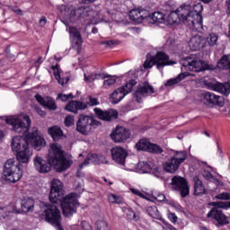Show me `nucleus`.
<instances>
[{
	"label": "nucleus",
	"mask_w": 230,
	"mask_h": 230,
	"mask_svg": "<svg viewBox=\"0 0 230 230\" xmlns=\"http://www.w3.org/2000/svg\"><path fill=\"white\" fill-rule=\"evenodd\" d=\"M5 121L7 125H11L13 132L22 134L26 137L17 136L13 138L11 146L13 152L16 154L17 161L9 159L4 165L2 178L4 181L15 184L22 177V164L21 163H28L33 154L30 149V143L34 146L35 150H40V148L46 146V140L39 136V129L37 128H33L28 133L30 127H31V119L29 115L22 114L18 117H11L6 119Z\"/></svg>",
	"instance_id": "obj_1"
},
{
	"label": "nucleus",
	"mask_w": 230,
	"mask_h": 230,
	"mask_svg": "<svg viewBox=\"0 0 230 230\" xmlns=\"http://www.w3.org/2000/svg\"><path fill=\"white\" fill-rule=\"evenodd\" d=\"M202 10L204 6L200 3L194 5L183 4L165 18V24L172 26L181 21L193 31H200L202 30Z\"/></svg>",
	"instance_id": "obj_2"
},
{
	"label": "nucleus",
	"mask_w": 230,
	"mask_h": 230,
	"mask_svg": "<svg viewBox=\"0 0 230 230\" xmlns=\"http://www.w3.org/2000/svg\"><path fill=\"white\" fill-rule=\"evenodd\" d=\"M34 167L39 173H48L51 172V164L57 172H66L73 163L64 156L62 146L58 143L50 144L49 150V162L37 155L33 160Z\"/></svg>",
	"instance_id": "obj_3"
},
{
	"label": "nucleus",
	"mask_w": 230,
	"mask_h": 230,
	"mask_svg": "<svg viewBox=\"0 0 230 230\" xmlns=\"http://www.w3.org/2000/svg\"><path fill=\"white\" fill-rule=\"evenodd\" d=\"M78 194L70 193L64 197V184L58 179H53L50 182L49 200L52 204H60L65 217H73L78 208Z\"/></svg>",
	"instance_id": "obj_4"
},
{
	"label": "nucleus",
	"mask_w": 230,
	"mask_h": 230,
	"mask_svg": "<svg viewBox=\"0 0 230 230\" xmlns=\"http://www.w3.org/2000/svg\"><path fill=\"white\" fill-rule=\"evenodd\" d=\"M58 10L60 12L65 22H76L78 19H84V21H92L98 17V13L95 12L92 6H81L77 9L73 8L69 5H58Z\"/></svg>",
	"instance_id": "obj_5"
},
{
	"label": "nucleus",
	"mask_w": 230,
	"mask_h": 230,
	"mask_svg": "<svg viewBox=\"0 0 230 230\" xmlns=\"http://www.w3.org/2000/svg\"><path fill=\"white\" fill-rule=\"evenodd\" d=\"M214 208H212L207 215L208 218L216 220L217 227H222V226H227L229 224V217L225 215L220 209H229L230 201H216L212 203Z\"/></svg>",
	"instance_id": "obj_6"
},
{
	"label": "nucleus",
	"mask_w": 230,
	"mask_h": 230,
	"mask_svg": "<svg viewBox=\"0 0 230 230\" xmlns=\"http://www.w3.org/2000/svg\"><path fill=\"white\" fill-rule=\"evenodd\" d=\"M175 61L170 60V57L166 53L160 51L157 52L155 56H147L146 61L144 62L145 69H152L154 66H156V68L159 71H163L165 66H173Z\"/></svg>",
	"instance_id": "obj_7"
},
{
	"label": "nucleus",
	"mask_w": 230,
	"mask_h": 230,
	"mask_svg": "<svg viewBox=\"0 0 230 230\" xmlns=\"http://www.w3.org/2000/svg\"><path fill=\"white\" fill-rule=\"evenodd\" d=\"M100 121L94 119L93 117L81 114L76 121V130L80 132V134L87 136L93 128H96V127H100Z\"/></svg>",
	"instance_id": "obj_8"
},
{
	"label": "nucleus",
	"mask_w": 230,
	"mask_h": 230,
	"mask_svg": "<svg viewBox=\"0 0 230 230\" xmlns=\"http://www.w3.org/2000/svg\"><path fill=\"white\" fill-rule=\"evenodd\" d=\"M181 71H194L200 73L209 69V65L204 60L197 59L195 58H186L181 60Z\"/></svg>",
	"instance_id": "obj_9"
},
{
	"label": "nucleus",
	"mask_w": 230,
	"mask_h": 230,
	"mask_svg": "<svg viewBox=\"0 0 230 230\" xmlns=\"http://www.w3.org/2000/svg\"><path fill=\"white\" fill-rule=\"evenodd\" d=\"M172 190L179 191L181 197H188L190 195V186L186 179L181 176H174L172 179Z\"/></svg>",
	"instance_id": "obj_10"
},
{
	"label": "nucleus",
	"mask_w": 230,
	"mask_h": 230,
	"mask_svg": "<svg viewBox=\"0 0 230 230\" xmlns=\"http://www.w3.org/2000/svg\"><path fill=\"white\" fill-rule=\"evenodd\" d=\"M154 93H155L154 86L147 83H144L143 84L138 85L137 89L134 93V98H136L137 103H141V102H143V98H146V96H150L151 94H154Z\"/></svg>",
	"instance_id": "obj_11"
},
{
	"label": "nucleus",
	"mask_w": 230,
	"mask_h": 230,
	"mask_svg": "<svg viewBox=\"0 0 230 230\" xmlns=\"http://www.w3.org/2000/svg\"><path fill=\"white\" fill-rule=\"evenodd\" d=\"M202 97L204 104L208 107H215L216 105L222 107V105H224V97L217 95L214 93L204 92Z\"/></svg>",
	"instance_id": "obj_12"
},
{
	"label": "nucleus",
	"mask_w": 230,
	"mask_h": 230,
	"mask_svg": "<svg viewBox=\"0 0 230 230\" xmlns=\"http://www.w3.org/2000/svg\"><path fill=\"white\" fill-rule=\"evenodd\" d=\"M111 137L115 143H125L130 137V130L124 127H117L111 134Z\"/></svg>",
	"instance_id": "obj_13"
},
{
	"label": "nucleus",
	"mask_w": 230,
	"mask_h": 230,
	"mask_svg": "<svg viewBox=\"0 0 230 230\" xmlns=\"http://www.w3.org/2000/svg\"><path fill=\"white\" fill-rule=\"evenodd\" d=\"M111 157L112 160L117 163V164H120V166H125V161L127 159V150H125L121 146H115L111 150Z\"/></svg>",
	"instance_id": "obj_14"
},
{
	"label": "nucleus",
	"mask_w": 230,
	"mask_h": 230,
	"mask_svg": "<svg viewBox=\"0 0 230 230\" xmlns=\"http://www.w3.org/2000/svg\"><path fill=\"white\" fill-rule=\"evenodd\" d=\"M208 89H210V91H215L216 93H219L220 94H223L224 96H229V94H230V82L209 83L208 84Z\"/></svg>",
	"instance_id": "obj_15"
},
{
	"label": "nucleus",
	"mask_w": 230,
	"mask_h": 230,
	"mask_svg": "<svg viewBox=\"0 0 230 230\" xmlns=\"http://www.w3.org/2000/svg\"><path fill=\"white\" fill-rule=\"evenodd\" d=\"M129 19L137 24H141L143 21H148V11L143 9H133L129 12Z\"/></svg>",
	"instance_id": "obj_16"
},
{
	"label": "nucleus",
	"mask_w": 230,
	"mask_h": 230,
	"mask_svg": "<svg viewBox=\"0 0 230 230\" xmlns=\"http://www.w3.org/2000/svg\"><path fill=\"white\" fill-rule=\"evenodd\" d=\"M93 111L97 118H99V119H102L103 121H112V119H118V111L115 110L102 111L100 108H94Z\"/></svg>",
	"instance_id": "obj_17"
},
{
	"label": "nucleus",
	"mask_w": 230,
	"mask_h": 230,
	"mask_svg": "<svg viewBox=\"0 0 230 230\" xmlns=\"http://www.w3.org/2000/svg\"><path fill=\"white\" fill-rule=\"evenodd\" d=\"M35 98L45 109H49V111H57V102H55V99L49 96L42 97L40 94H36Z\"/></svg>",
	"instance_id": "obj_18"
},
{
	"label": "nucleus",
	"mask_w": 230,
	"mask_h": 230,
	"mask_svg": "<svg viewBox=\"0 0 230 230\" xmlns=\"http://www.w3.org/2000/svg\"><path fill=\"white\" fill-rule=\"evenodd\" d=\"M84 109H87V103L80 101H72L65 107V111L74 114H76L78 111H84Z\"/></svg>",
	"instance_id": "obj_19"
},
{
	"label": "nucleus",
	"mask_w": 230,
	"mask_h": 230,
	"mask_svg": "<svg viewBox=\"0 0 230 230\" xmlns=\"http://www.w3.org/2000/svg\"><path fill=\"white\" fill-rule=\"evenodd\" d=\"M181 164H179L172 156H171L165 163L163 164V170L167 173H175L179 170Z\"/></svg>",
	"instance_id": "obj_20"
},
{
	"label": "nucleus",
	"mask_w": 230,
	"mask_h": 230,
	"mask_svg": "<svg viewBox=\"0 0 230 230\" xmlns=\"http://www.w3.org/2000/svg\"><path fill=\"white\" fill-rule=\"evenodd\" d=\"M204 44H206V38L199 35L193 36L189 42L192 51H199L200 48H204Z\"/></svg>",
	"instance_id": "obj_21"
},
{
	"label": "nucleus",
	"mask_w": 230,
	"mask_h": 230,
	"mask_svg": "<svg viewBox=\"0 0 230 230\" xmlns=\"http://www.w3.org/2000/svg\"><path fill=\"white\" fill-rule=\"evenodd\" d=\"M147 22L150 24H165L166 15L162 12H155L152 14H147Z\"/></svg>",
	"instance_id": "obj_22"
},
{
	"label": "nucleus",
	"mask_w": 230,
	"mask_h": 230,
	"mask_svg": "<svg viewBox=\"0 0 230 230\" xmlns=\"http://www.w3.org/2000/svg\"><path fill=\"white\" fill-rule=\"evenodd\" d=\"M68 31L70 33V37H73L74 39L78 53H80V49H82V35H80V31L75 27H69Z\"/></svg>",
	"instance_id": "obj_23"
},
{
	"label": "nucleus",
	"mask_w": 230,
	"mask_h": 230,
	"mask_svg": "<svg viewBox=\"0 0 230 230\" xmlns=\"http://www.w3.org/2000/svg\"><path fill=\"white\" fill-rule=\"evenodd\" d=\"M98 159V155H90L87 156V158L83 162L82 164H79L77 168V177H82V168L84 166H87L89 164V162L93 163V164H100V161Z\"/></svg>",
	"instance_id": "obj_24"
},
{
	"label": "nucleus",
	"mask_w": 230,
	"mask_h": 230,
	"mask_svg": "<svg viewBox=\"0 0 230 230\" xmlns=\"http://www.w3.org/2000/svg\"><path fill=\"white\" fill-rule=\"evenodd\" d=\"M35 207V200L31 198H25L21 201V208L22 213H31L33 208Z\"/></svg>",
	"instance_id": "obj_25"
},
{
	"label": "nucleus",
	"mask_w": 230,
	"mask_h": 230,
	"mask_svg": "<svg viewBox=\"0 0 230 230\" xmlns=\"http://www.w3.org/2000/svg\"><path fill=\"white\" fill-rule=\"evenodd\" d=\"M49 134L54 141H60L64 138V132L58 126H54L49 128Z\"/></svg>",
	"instance_id": "obj_26"
},
{
	"label": "nucleus",
	"mask_w": 230,
	"mask_h": 230,
	"mask_svg": "<svg viewBox=\"0 0 230 230\" xmlns=\"http://www.w3.org/2000/svg\"><path fill=\"white\" fill-rule=\"evenodd\" d=\"M186 76H191V74L188 72H184L181 74H179L175 78H171L167 80V82L164 84L165 87H172V85H175L179 84V82H182L186 78Z\"/></svg>",
	"instance_id": "obj_27"
},
{
	"label": "nucleus",
	"mask_w": 230,
	"mask_h": 230,
	"mask_svg": "<svg viewBox=\"0 0 230 230\" xmlns=\"http://www.w3.org/2000/svg\"><path fill=\"white\" fill-rule=\"evenodd\" d=\"M193 181H194V195L196 196L204 195V193H206V188L202 184V181H200V179H199V176H194Z\"/></svg>",
	"instance_id": "obj_28"
},
{
	"label": "nucleus",
	"mask_w": 230,
	"mask_h": 230,
	"mask_svg": "<svg viewBox=\"0 0 230 230\" xmlns=\"http://www.w3.org/2000/svg\"><path fill=\"white\" fill-rule=\"evenodd\" d=\"M123 91V88H119L111 94V103H119L125 98Z\"/></svg>",
	"instance_id": "obj_29"
},
{
	"label": "nucleus",
	"mask_w": 230,
	"mask_h": 230,
	"mask_svg": "<svg viewBox=\"0 0 230 230\" xmlns=\"http://www.w3.org/2000/svg\"><path fill=\"white\" fill-rule=\"evenodd\" d=\"M219 69H230V54L224 55L217 62Z\"/></svg>",
	"instance_id": "obj_30"
},
{
	"label": "nucleus",
	"mask_w": 230,
	"mask_h": 230,
	"mask_svg": "<svg viewBox=\"0 0 230 230\" xmlns=\"http://www.w3.org/2000/svg\"><path fill=\"white\" fill-rule=\"evenodd\" d=\"M101 80H104L102 84L103 89H109V87H112L116 84V77L106 74H104V78H101Z\"/></svg>",
	"instance_id": "obj_31"
},
{
	"label": "nucleus",
	"mask_w": 230,
	"mask_h": 230,
	"mask_svg": "<svg viewBox=\"0 0 230 230\" xmlns=\"http://www.w3.org/2000/svg\"><path fill=\"white\" fill-rule=\"evenodd\" d=\"M146 212L149 216L152 217V218H155L156 220H159L161 218V213H159V210L157 209V207L155 206H149L146 208Z\"/></svg>",
	"instance_id": "obj_32"
},
{
	"label": "nucleus",
	"mask_w": 230,
	"mask_h": 230,
	"mask_svg": "<svg viewBox=\"0 0 230 230\" xmlns=\"http://www.w3.org/2000/svg\"><path fill=\"white\" fill-rule=\"evenodd\" d=\"M172 157L179 163V164H182L188 157V155L185 151H177Z\"/></svg>",
	"instance_id": "obj_33"
},
{
	"label": "nucleus",
	"mask_w": 230,
	"mask_h": 230,
	"mask_svg": "<svg viewBox=\"0 0 230 230\" xmlns=\"http://www.w3.org/2000/svg\"><path fill=\"white\" fill-rule=\"evenodd\" d=\"M150 141H148L147 139H141L137 145V150H143L145 152H148L149 148H150Z\"/></svg>",
	"instance_id": "obj_34"
},
{
	"label": "nucleus",
	"mask_w": 230,
	"mask_h": 230,
	"mask_svg": "<svg viewBox=\"0 0 230 230\" xmlns=\"http://www.w3.org/2000/svg\"><path fill=\"white\" fill-rule=\"evenodd\" d=\"M11 213H17V211L12 207L0 208V218H6V217H10Z\"/></svg>",
	"instance_id": "obj_35"
},
{
	"label": "nucleus",
	"mask_w": 230,
	"mask_h": 230,
	"mask_svg": "<svg viewBox=\"0 0 230 230\" xmlns=\"http://www.w3.org/2000/svg\"><path fill=\"white\" fill-rule=\"evenodd\" d=\"M217 41H218V35L215 33H211L207 38H205V44L208 43V46H217Z\"/></svg>",
	"instance_id": "obj_36"
},
{
	"label": "nucleus",
	"mask_w": 230,
	"mask_h": 230,
	"mask_svg": "<svg viewBox=\"0 0 230 230\" xmlns=\"http://www.w3.org/2000/svg\"><path fill=\"white\" fill-rule=\"evenodd\" d=\"M137 84L135 80L129 81L128 84H126L125 86L120 87V89H123V94L127 96L129 93H132V89L134 88V85Z\"/></svg>",
	"instance_id": "obj_37"
},
{
	"label": "nucleus",
	"mask_w": 230,
	"mask_h": 230,
	"mask_svg": "<svg viewBox=\"0 0 230 230\" xmlns=\"http://www.w3.org/2000/svg\"><path fill=\"white\" fill-rule=\"evenodd\" d=\"M101 78H105V74L101 73V74H91L89 76H87L84 74V80L86 82H94V80H101Z\"/></svg>",
	"instance_id": "obj_38"
},
{
	"label": "nucleus",
	"mask_w": 230,
	"mask_h": 230,
	"mask_svg": "<svg viewBox=\"0 0 230 230\" xmlns=\"http://www.w3.org/2000/svg\"><path fill=\"white\" fill-rule=\"evenodd\" d=\"M108 201L111 202V204H123L121 196L115 194H108Z\"/></svg>",
	"instance_id": "obj_39"
},
{
	"label": "nucleus",
	"mask_w": 230,
	"mask_h": 230,
	"mask_svg": "<svg viewBox=\"0 0 230 230\" xmlns=\"http://www.w3.org/2000/svg\"><path fill=\"white\" fill-rule=\"evenodd\" d=\"M147 166L149 167L150 172H152L155 177H159V175H161V168H159L157 165L154 164L152 162H149Z\"/></svg>",
	"instance_id": "obj_40"
},
{
	"label": "nucleus",
	"mask_w": 230,
	"mask_h": 230,
	"mask_svg": "<svg viewBox=\"0 0 230 230\" xmlns=\"http://www.w3.org/2000/svg\"><path fill=\"white\" fill-rule=\"evenodd\" d=\"M96 230H111L106 221L99 220L95 223Z\"/></svg>",
	"instance_id": "obj_41"
},
{
	"label": "nucleus",
	"mask_w": 230,
	"mask_h": 230,
	"mask_svg": "<svg viewBox=\"0 0 230 230\" xmlns=\"http://www.w3.org/2000/svg\"><path fill=\"white\" fill-rule=\"evenodd\" d=\"M147 152H150L151 154H163V148H161V146H157L156 144L151 143Z\"/></svg>",
	"instance_id": "obj_42"
},
{
	"label": "nucleus",
	"mask_w": 230,
	"mask_h": 230,
	"mask_svg": "<svg viewBox=\"0 0 230 230\" xmlns=\"http://www.w3.org/2000/svg\"><path fill=\"white\" fill-rule=\"evenodd\" d=\"M52 69H53V71H54V76H55L56 80H58V84H59L60 85H64V80L61 79V77H60V72L58 71V65L53 66H52Z\"/></svg>",
	"instance_id": "obj_43"
},
{
	"label": "nucleus",
	"mask_w": 230,
	"mask_h": 230,
	"mask_svg": "<svg viewBox=\"0 0 230 230\" xmlns=\"http://www.w3.org/2000/svg\"><path fill=\"white\" fill-rule=\"evenodd\" d=\"M153 199L157 200V202H164V200H166V196L161 192H155L153 193Z\"/></svg>",
	"instance_id": "obj_44"
},
{
	"label": "nucleus",
	"mask_w": 230,
	"mask_h": 230,
	"mask_svg": "<svg viewBox=\"0 0 230 230\" xmlns=\"http://www.w3.org/2000/svg\"><path fill=\"white\" fill-rule=\"evenodd\" d=\"M65 125L66 127H71L72 125H75V116L68 115L65 118Z\"/></svg>",
	"instance_id": "obj_45"
},
{
	"label": "nucleus",
	"mask_w": 230,
	"mask_h": 230,
	"mask_svg": "<svg viewBox=\"0 0 230 230\" xmlns=\"http://www.w3.org/2000/svg\"><path fill=\"white\" fill-rule=\"evenodd\" d=\"M217 200H230V192H223L216 196Z\"/></svg>",
	"instance_id": "obj_46"
},
{
	"label": "nucleus",
	"mask_w": 230,
	"mask_h": 230,
	"mask_svg": "<svg viewBox=\"0 0 230 230\" xmlns=\"http://www.w3.org/2000/svg\"><path fill=\"white\" fill-rule=\"evenodd\" d=\"M69 98H73V94H71V93H69V94L59 93L58 95L57 100H61V102H67V100Z\"/></svg>",
	"instance_id": "obj_47"
},
{
	"label": "nucleus",
	"mask_w": 230,
	"mask_h": 230,
	"mask_svg": "<svg viewBox=\"0 0 230 230\" xmlns=\"http://www.w3.org/2000/svg\"><path fill=\"white\" fill-rule=\"evenodd\" d=\"M131 191L134 195H137V197H141V199H146V200H149L148 198L145 197V194H143L139 190L131 189Z\"/></svg>",
	"instance_id": "obj_48"
},
{
	"label": "nucleus",
	"mask_w": 230,
	"mask_h": 230,
	"mask_svg": "<svg viewBox=\"0 0 230 230\" xmlns=\"http://www.w3.org/2000/svg\"><path fill=\"white\" fill-rule=\"evenodd\" d=\"M127 217L128 220H136V212L132 209H128Z\"/></svg>",
	"instance_id": "obj_49"
},
{
	"label": "nucleus",
	"mask_w": 230,
	"mask_h": 230,
	"mask_svg": "<svg viewBox=\"0 0 230 230\" xmlns=\"http://www.w3.org/2000/svg\"><path fill=\"white\" fill-rule=\"evenodd\" d=\"M98 99L90 97V101L88 102V105H91V107H94V105H98Z\"/></svg>",
	"instance_id": "obj_50"
},
{
	"label": "nucleus",
	"mask_w": 230,
	"mask_h": 230,
	"mask_svg": "<svg viewBox=\"0 0 230 230\" xmlns=\"http://www.w3.org/2000/svg\"><path fill=\"white\" fill-rule=\"evenodd\" d=\"M81 226L84 230H92L93 229V227H91V225L85 221L82 222Z\"/></svg>",
	"instance_id": "obj_51"
},
{
	"label": "nucleus",
	"mask_w": 230,
	"mask_h": 230,
	"mask_svg": "<svg viewBox=\"0 0 230 230\" xmlns=\"http://www.w3.org/2000/svg\"><path fill=\"white\" fill-rule=\"evenodd\" d=\"M102 44H105L106 48H112V46H114V44H116V41L114 40H106V41H102Z\"/></svg>",
	"instance_id": "obj_52"
},
{
	"label": "nucleus",
	"mask_w": 230,
	"mask_h": 230,
	"mask_svg": "<svg viewBox=\"0 0 230 230\" xmlns=\"http://www.w3.org/2000/svg\"><path fill=\"white\" fill-rule=\"evenodd\" d=\"M168 218L171 220V222L175 223L177 222V216L174 213H169Z\"/></svg>",
	"instance_id": "obj_53"
},
{
	"label": "nucleus",
	"mask_w": 230,
	"mask_h": 230,
	"mask_svg": "<svg viewBox=\"0 0 230 230\" xmlns=\"http://www.w3.org/2000/svg\"><path fill=\"white\" fill-rule=\"evenodd\" d=\"M12 10L16 15H22V10L19 9L17 6L12 7Z\"/></svg>",
	"instance_id": "obj_54"
},
{
	"label": "nucleus",
	"mask_w": 230,
	"mask_h": 230,
	"mask_svg": "<svg viewBox=\"0 0 230 230\" xmlns=\"http://www.w3.org/2000/svg\"><path fill=\"white\" fill-rule=\"evenodd\" d=\"M36 112L39 114V116L44 117L46 116V112L42 110H40L39 107H36Z\"/></svg>",
	"instance_id": "obj_55"
},
{
	"label": "nucleus",
	"mask_w": 230,
	"mask_h": 230,
	"mask_svg": "<svg viewBox=\"0 0 230 230\" xmlns=\"http://www.w3.org/2000/svg\"><path fill=\"white\" fill-rule=\"evenodd\" d=\"M47 19L45 18V16H42L40 20V26H46V22H47Z\"/></svg>",
	"instance_id": "obj_56"
},
{
	"label": "nucleus",
	"mask_w": 230,
	"mask_h": 230,
	"mask_svg": "<svg viewBox=\"0 0 230 230\" xmlns=\"http://www.w3.org/2000/svg\"><path fill=\"white\" fill-rule=\"evenodd\" d=\"M204 175L207 177V179H211L213 177V175H211V172H205Z\"/></svg>",
	"instance_id": "obj_57"
},
{
	"label": "nucleus",
	"mask_w": 230,
	"mask_h": 230,
	"mask_svg": "<svg viewBox=\"0 0 230 230\" xmlns=\"http://www.w3.org/2000/svg\"><path fill=\"white\" fill-rule=\"evenodd\" d=\"M97 0H83V3H94Z\"/></svg>",
	"instance_id": "obj_58"
},
{
	"label": "nucleus",
	"mask_w": 230,
	"mask_h": 230,
	"mask_svg": "<svg viewBox=\"0 0 230 230\" xmlns=\"http://www.w3.org/2000/svg\"><path fill=\"white\" fill-rule=\"evenodd\" d=\"M92 31H93V33H98V28L93 27V28L92 29Z\"/></svg>",
	"instance_id": "obj_59"
},
{
	"label": "nucleus",
	"mask_w": 230,
	"mask_h": 230,
	"mask_svg": "<svg viewBox=\"0 0 230 230\" xmlns=\"http://www.w3.org/2000/svg\"><path fill=\"white\" fill-rule=\"evenodd\" d=\"M4 137V133H3V130H0V139H3Z\"/></svg>",
	"instance_id": "obj_60"
},
{
	"label": "nucleus",
	"mask_w": 230,
	"mask_h": 230,
	"mask_svg": "<svg viewBox=\"0 0 230 230\" xmlns=\"http://www.w3.org/2000/svg\"><path fill=\"white\" fill-rule=\"evenodd\" d=\"M42 62V58H39L36 61V64H40Z\"/></svg>",
	"instance_id": "obj_61"
},
{
	"label": "nucleus",
	"mask_w": 230,
	"mask_h": 230,
	"mask_svg": "<svg viewBox=\"0 0 230 230\" xmlns=\"http://www.w3.org/2000/svg\"><path fill=\"white\" fill-rule=\"evenodd\" d=\"M201 1H202V3H206V4L211 3V0H201Z\"/></svg>",
	"instance_id": "obj_62"
},
{
	"label": "nucleus",
	"mask_w": 230,
	"mask_h": 230,
	"mask_svg": "<svg viewBox=\"0 0 230 230\" xmlns=\"http://www.w3.org/2000/svg\"><path fill=\"white\" fill-rule=\"evenodd\" d=\"M103 181H104V182H107V179L106 178H103Z\"/></svg>",
	"instance_id": "obj_63"
},
{
	"label": "nucleus",
	"mask_w": 230,
	"mask_h": 230,
	"mask_svg": "<svg viewBox=\"0 0 230 230\" xmlns=\"http://www.w3.org/2000/svg\"><path fill=\"white\" fill-rule=\"evenodd\" d=\"M109 185H110V186L112 185V182L109 181Z\"/></svg>",
	"instance_id": "obj_64"
}]
</instances>
